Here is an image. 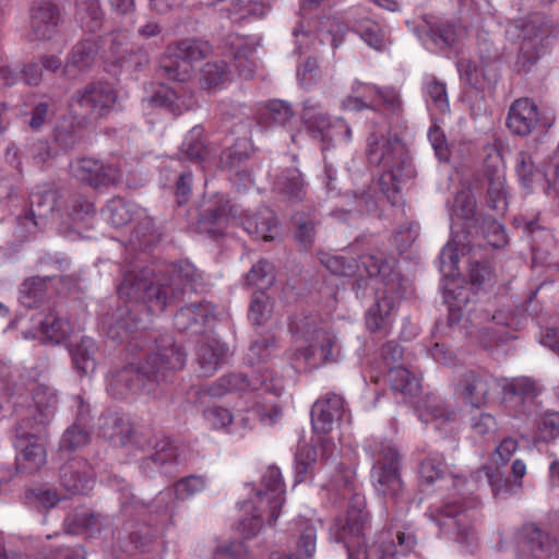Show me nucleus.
<instances>
[{
	"label": "nucleus",
	"instance_id": "obj_54",
	"mask_svg": "<svg viewBox=\"0 0 559 559\" xmlns=\"http://www.w3.org/2000/svg\"><path fill=\"white\" fill-rule=\"evenodd\" d=\"M272 310V302L263 290H258L252 295L248 316L253 324L265 323L271 318Z\"/></svg>",
	"mask_w": 559,
	"mask_h": 559
},
{
	"label": "nucleus",
	"instance_id": "obj_5",
	"mask_svg": "<svg viewBox=\"0 0 559 559\" xmlns=\"http://www.w3.org/2000/svg\"><path fill=\"white\" fill-rule=\"evenodd\" d=\"M290 330L308 343L294 353L295 368L316 369L340 358L341 348L336 336L317 314L296 317L290 322Z\"/></svg>",
	"mask_w": 559,
	"mask_h": 559
},
{
	"label": "nucleus",
	"instance_id": "obj_14",
	"mask_svg": "<svg viewBox=\"0 0 559 559\" xmlns=\"http://www.w3.org/2000/svg\"><path fill=\"white\" fill-rule=\"evenodd\" d=\"M73 106L80 108V114L91 119L107 116L117 100L112 86L108 83H90L83 90L76 91L72 97Z\"/></svg>",
	"mask_w": 559,
	"mask_h": 559
},
{
	"label": "nucleus",
	"instance_id": "obj_28",
	"mask_svg": "<svg viewBox=\"0 0 559 559\" xmlns=\"http://www.w3.org/2000/svg\"><path fill=\"white\" fill-rule=\"evenodd\" d=\"M59 9L50 2H41L34 7L31 16V38L35 40L50 39L59 23Z\"/></svg>",
	"mask_w": 559,
	"mask_h": 559
},
{
	"label": "nucleus",
	"instance_id": "obj_20",
	"mask_svg": "<svg viewBox=\"0 0 559 559\" xmlns=\"http://www.w3.org/2000/svg\"><path fill=\"white\" fill-rule=\"evenodd\" d=\"M70 173L79 181L91 187L100 188L116 185L121 178V171L114 165H104L100 160L92 157H83L70 164Z\"/></svg>",
	"mask_w": 559,
	"mask_h": 559
},
{
	"label": "nucleus",
	"instance_id": "obj_50",
	"mask_svg": "<svg viewBox=\"0 0 559 559\" xmlns=\"http://www.w3.org/2000/svg\"><path fill=\"white\" fill-rule=\"evenodd\" d=\"M104 518L100 514L88 513L87 511H76L67 516L64 524L68 533L79 534L80 532L99 531Z\"/></svg>",
	"mask_w": 559,
	"mask_h": 559
},
{
	"label": "nucleus",
	"instance_id": "obj_48",
	"mask_svg": "<svg viewBox=\"0 0 559 559\" xmlns=\"http://www.w3.org/2000/svg\"><path fill=\"white\" fill-rule=\"evenodd\" d=\"M50 277L33 276L20 287V302L26 308L36 307L45 297L46 284Z\"/></svg>",
	"mask_w": 559,
	"mask_h": 559
},
{
	"label": "nucleus",
	"instance_id": "obj_17",
	"mask_svg": "<svg viewBox=\"0 0 559 559\" xmlns=\"http://www.w3.org/2000/svg\"><path fill=\"white\" fill-rule=\"evenodd\" d=\"M503 403L516 414H530L542 386L532 378L520 377L502 379Z\"/></svg>",
	"mask_w": 559,
	"mask_h": 559
},
{
	"label": "nucleus",
	"instance_id": "obj_51",
	"mask_svg": "<svg viewBox=\"0 0 559 559\" xmlns=\"http://www.w3.org/2000/svg\"><path fill=\"white\" fill-rule=\"evenodd\" d=\"M228 78L225 62H206L201 69L200 84L203 90L215 91Z\"/></svg>",
	"mask_w": 559,
	"mask_h": 559
},
{
	"label": "nucleus",
	"instance_id": "obj_64",
	"mask_svg": "<svg viewBox=\"0 0 559 559\" xmlns=\"http://www.w3.org/2000/svg\"><path fill=\"white\" fill-rule=\"evenodd\" d=\"M559 437V413H547L538 424L537 439L549 442Z\"/></svg>",
	"mask_w": 559,
	"mask_h": 559
},
{
	"label": "nucleus",
	"instance_id": "obj_60",
	"mask_svg": "<svg viewBox=\"0 0 559 559\" xmlns=\"http://www.w3.org/2000/svg\"><path fill=\"white\" fill-rule=\"evenodd\" d=\"M427 104L439 112L449 110V100L445 85L437 80H430L426 84Z\"/></svg>",
	"mask_w": 559,
	"mask_h": 559
},
{
	"label": "nucleus",
	"instance_id": "obj_47",
	"mask_svg": "<svg viewBox=\"0 0 559 559\" xmlns=\"http://www.w3.org/2000/svg\"><path fill=\"white\" fill-rule=\"evenodd\" d=\"M202 134L203 129L201 127H194L182 142L180 151L189 160L201 162L212 156L211 150H209L202 141Z\"/></svg>",
	"mask_w": 559,
	"mask_h": 559
},
{
	"label": "nucleus",
	"instance_id": "obj_25",
	"mask_svg": "<svg viewBox=\"0 0 559 559\" xmlns=\"http://www.w3.org/2000/svg\"><path fill=\"white\" fill-rule=\"evenodd\" d=\"M153 106L163 107L174 115H181L197 106V99L192 91L180 85L177 88L159 85L150 97Z\"/></svg>",
	"mask_w": 559,
	"mask_h": 559
},
{
	"label": "nucleus",
	"instance_id": "obj_55",
	"mask_svg": "<svg viewBox=\"0 0 559 559\" xmlns=\"http://www.w3.org/2000/svg\"><path fill=\"white\" fill-rule=\"evenodd\" d=\"M355 33L371 48L382 50L385 47L384 34L380 25L373 21L360 22Z\"/></svg>",
	"mask_w": 559,
	"mask_h": 559
},
{
	"label": "nucleus",
	"instance_id": "obj_43",
	"mask_svg": "<svg viewBox=\"0 0 559 559\" xmlns=\"http://www.w3.org/2000/svg\"><path fill=\"white\" fill-rule=\"evenodd\" d=\"M70 353L73 366L78 372L90 374L95 371L96 344L91 337H82L78 344L72 346Z\"/></svg>",
	"mask_w": 559,
	"mask_h": 559
},
{
	"label": "nucleus",
	"instance_id": "obj_39",
	"mask_svg": "<svg viewBox=\"0 0 559 559\" xmlns=\"http://www.w3.org/2000/svg\"><path fill=\"white\" fill-rule=\"evenodd\" d=\"M388 381L392 391L404 399L416 396L420 391L419 378L403 366L391 367Z\"/></svg>",
	"mask_w": 559,
	"mask_h": 559
},
{
	"label": "nucleus",
	"instance_id": "obj_11",
	"mask_svg": "<svg viewBox=\"0 0 559 559\" xmlns=\"http://www.w3.org/2000/svg\"><path fill=\"white\" fill-rule=\"evenodd\" d=\"M376 290V300L366 314V324L369 331L376 332L390 323L391 314L406 289L405 282L399 272H390L382 280L372 285Z\"/></svg>",
	"mask_w": 559,
	"mask_h": 559
},
{
	"label": "nucleus",
	"instance_id": "obj_18",
	"mask_svg": "<svg viewBox=\"0 0 559 559\" xmlns=\"http://www.w3.org/2000/svg\"><path fill=\"white\" fill-rule=\"evenodd\" d=\"M552 123L554 118L542 116L536 104L526 97L514 100L507 117L508 129L521 136L531 134L538 124L547 128Z\"/></svg>",
	"mask_w": 559,
	"mask_h": 559
},
{
	"label": "nucleus",
	"instance_id": "obj_34",
	"mask_svg": "<svg viewBox=\"0 0 559 559\" xmlns=\"http://www.w3.org/2000/svg\"><path fill=\"white\" fill-rule=\"evenodd\" d=\"M34 409L24 418H31L33 425H41L46 429L47 424L55 414L58 404L56 392L46 385H38L33 393Z\"/></svg>",
	"mask_w": 559,
	"mask_h": 559
},
{
	"label": "nucleus",
	"instance_id": "obj_41",
	"mask_svg": "<svg viewBox=\"0 0 559 559\" xmlns=\"http://www.w3.org/2000/svg\"><path fill=\"white\" fill-rule=\"evenodd\" d=\"M106 221L115 228H120L130 223L140 210L133 203L116 197L109 200L103 210Z\"/></svg>",
	"mask_w": 559,
	"mask_h": 559
},
{
	"label": "nucleus",
	"instance_id": "obj_37",
	"mask_svg": "<svg viewBox=\"0 0 559 559\" xmlns=\"http://www.w3.org/2000/svg\"><path fill=\"white\" fill-rule=\"evenodd\" d=\"M205 488V480L203 477L190 475L188 477H185L176 483L174 488V495L177 499H188L192 497L193 495L202 491ZM173 491H160L158 496L155 499V504L158 508V511L162 509L160 504L165 503V511L169 510V501L171 500Z\"/></svg>",
	"mask_w": 559,
	"mask_h": 559
},
{
	"label": "nucleus",
	"instance_id": "obj_53",
	"mask_svg": "<svg viewBox=\"0 0 559 559\" xmlns=\"http://www.w3.org/2000/svg\"><path fill=\"white\" fill-rule=\"evenodd\" d=\"M40 331L50 341L60 343L69 335L71 326L67 320L56 316L55 313H49L43 321H40Z\"/></svg>",
	"mask_w": 559,
	"mask_h": 559
},
{
	"label": "nucleus",
	"instance_id": "obj_59",
	"mask_svg": "<svg viewBox=\"0 0 559 559\" xmlns=\"http://www.w3.org/2000/svg\"><path fill=\"white\" fill-rule=\"evenodd\" d=\"M90 441L88 431L81 424L70 426L60 440V449L76 451L85 447Z\"/></svg>",
	"mask_w": 559,
	"mask_h": 559
},
{
	"label": "nucleus",
	"instance_id": "obj_23",
	"mask_svg": "<svg viewBox=\"0 0 559 559\" xmlns=\"http://www.w3.org/2000/svg\"><path fill=\"white\" fill-rule=\"evenodd\" d=\"M227 377L230 382L228 384L230 393L262 390L280 395L284 389L282 378L274 376L273 371L267 367L255 370L251 379L243 373L236 372L228 373Z\"/></svg>",
	"mask_w": 559,
	"mask_h": 559
},
{
	"label": "nucleus",
	"instance_id": "obj_16",
	"mask_svg": "<svg viewBox=\"0 0 559 559\" xmlns=\"http://www.w3.org/2000/svg\"><path fill=\"white\" fill-rule=\"evenodd\" d=\"M518 559H557L558 545L535 524H525L518 535Z\"/></svg>",
	"mask_w": 559,
	"mask_h": 559
},
{
	"label": "nucleus",
	"instance_id": "obj_13",
	"mask_svg": "<svg viewBox=\"0 0 559 559\" xmlns=\"http://www.w3.org/2000/svg\"><path fill=\"white\" fill-rule=\"evenodd\" d=\"M501 382L502 379L485 370H466L460 376L455 391L465 404L479 408L489 402L493 391L501 389Z\"/></svg>",
	"mask_w": 559,
	"mask_h": 559
},
{
	"label": "nucleus",
	"instance_id": "obj_2",
	"mask_svg": "<svg viewBox=\"0 0 559 559\" xmlns=\"http://www.w3.org/2000/svg\"><path fill=\"white\" fill-rule=\"evenodd\" d=\"M187 362V354L169 334L154 337L145 358L134 366L130 364L110 373L108 392L115 399H126L136 393L153 397L164 392V386L171 380L175 372L181 370Z\"/></svg>",
	"mask_w": 559,
	"mask_h": 559
},
{
	"label": "nucleus",
	"instance_id": "obj_27",
	"mask_svg": "<svg viewBox=\"0 0 559 559\" xmlns=\"http://www.w3.org/2000/svg\"><path fill=\"white\" fill-rule=\"evenodd\" d=\"M100 429L103 436L121 445H135L144 448L146 440L133 427H131L121 416L114 414L100 418Z\"/></svg>",
	"mask_w": 559,
	"mask_h": 559
},
{
	"label": "nucleus",
	"instance_id": "obj_58",
	"mask_svg": "<svg viewBox=\"0 0 559 559\" xmlns=\"http://www.w3.org/2000/svg\"><path fill=\"white\" fill-rule=\"evenodd\" d=\"M447 467L440 454L433 453L427 456L420 464L419 475L424 483L430 485L445 474Z\"/></svg>",
	"mask_w": 559,
	"mask_h": 559
},
{
	"label": "nucleus",
	"instance_id": "obj_33",
	"mask_svg": "<svg viewBox=\"0 0 559 559\" xmlns=\"http://www.w3.org/2000/svg\"><path fill=\"white\" fill-rule=\"evenodd\" d=\"M227 352V347L216 338L203 341L197 349V361L201 376H212L225 361Z\"/></svg>",
	"mask_w": 559,
	"mask_h": 559
},
{
	"label": "nucleus",
	"instance_id": "obj_10",
	"mask_svg": "<svg viewBox=\"0 0 559 559\" xmlns=\"http://www.w3.org/2000/svg\"><path fill=\"white\" fill-rule=\"evenodd\" d=\"M13 444L19 472L32 474L45 465L47 431L40 424L33 425L31 418H21L15 426Z\"/></svg>",
	"mask_w": 559,
	"mask_h": 559
},
{
	"label": "nucleus",
	"instance_id": "obj_46",
	"mask_svg": "<svg viewBox=\"0 0 559 559\" xmlns=\"http://www.w3.org/2000/svg\"><path fill=\"white\" fill-rule=\"evenodd\" d=\"M476 204V199L469 190L457 192L454 200L453 213L456 217L466 222L467 235L473 233V226L478 224L481 218L477 216Z\"/></svg>",
	"mask_w": 559,
	"mask_h": 559
},
{
	"label": "nucleus",
	"instance_id": "obj_36",
	"mask_svg": "<svg viewBox=\"0 0 559 559\" xmlns=\"http://www.w3.org/2000/svg\"><path fill=\"white\" fill-rule=\"evenodd\" d=\"M242 225L248 234L269 241L274 239L273 231L276 229V216L271 209L263 207L257 214L247 216Z\"/></svg>",
	"mask_w": 559,
	"mask_h": 559
},
{
	"label": "nucleus",
	"instance_id": "obj_31",
	"mask_svg": "<svg viewBox=\"0 0 559 559\" xmlns=\"http://www.w3.org/2000/svg\"><path fill=\"white\" fill-rule=\"evenodd\" d=\"M214 307L210 302H193L182 307L175 316V325L180 331H202L214 317Z\"/></svg>",
	"mask_w": 559,
	"mask_h": 559
},
{
	"label": "nucleus",
	"instance_id": "obj_56",
	"mask_svg": "<svg viewBox=\"0 0 559 559\" xmlns=\"http://www.w3.org/2000/svg\"><path fill=\"white\" fill-rule=\"evenodd\" d=\"M318 453L314 447L309 444L299 445L296 453V480L304 481L307 475L312 472L313 464L317 462Z\"/></svg>",
	"mask_w": 559,
	"mask_h": 559
},
{
	"label": "nucleus",
	"instance_id": "obj_30",
	"mask_svg": "<svg viewBox=\"0 0 559 559\" xmlns=\"http://www.w3.org/2000/svg\"><path fill=\"white\" fill-rule=\"evenodd\" d=\"M417 412L423 423H432L438 430L444 429L456 419V413L453 407L436 395H428L421 400Z\"/></svg>",
	"mask_w": 559,
	"mask_h": 559
},
{
	"label": "nucleus",
	"instance_id": "obj_52",
	"mask_svg": "<svg viewBox=\"0 0 559 559\" xmlns=\"http://www.w3.org/2000/svg\"><path fill=\"white\" fill-rule=\"evenodd\" d=\"M473 227H475L476 233L479 230L493 248H501L508 242L503 226L491 217H481L479 223Z\"/></svg>",
	"mask_w": 559,
	"mask_h": 559
},
{
	"label": "nucleus",
	"instance_id": "obj_6",
	"mask_svg": "<svg viewBox=\"0 0 559 559\" xmlns=\"http://www.w3.org/2000/svg\"><path fill=\"white\" fill-rule=\"evenodd\" d=\"M372 478L376 490L385 498L389 515L399 519L409 510L412 498L401 478V453L390 441H382L374 451Z\"/></svg>",
	"mask_w": 559,
	"mask_h": 559
},
{
	"label": "nucleus",
	"instance_id": "obj_44",
	"mask_svg": "<svg viewBox=\"0 0 559 559\" xmlns=\"http://www.w3.org/2000/svg\"><path fill=\"white\" fill-rule=\"evenodd\" d=\"M423 28L430 43L439 48L452 46L459 37L456 26L448 21L425 20Z\"/></svg>",
	"mask_w": 559,
	"mask_h": 559
},
{
	"label": "nucleus",
	"instance_id": "obj_38",
	"mask_svg": "<svg viewBox=\"0 0 559 559\" xmlns=\"http://www.w3.org/2000/svg\"><path fill=\"white\" fill-rule=\"evenodd\" d=\"M58 193L52 189H44L32 193L29 213L24 217L34 226H39V219L46 218L57 207Z\"/></svg>",
	"mask_w": 559,
	"mask_h": 559
},
{
	"label": "nucleus",
	"instance_id": "obj_22",
	"mask_svg": "<svg viewBox=\"0 0 559 559\" xmlns=\"http://www.w3.org/2000/svg\"><path fill=\"white\" fill-rule=\"evenodd\" d=\"M301 120L308 134L323 144L325 150L334 141V121L325 111L321 103L307 99L302 104Z\"/></svg>",
	"mask_w": 559,
	"mask_h": 559
},
{
	"label": "nucleus",
	"instance_id": "obj_42",
	"mask_svg": "<svg viewBox=\"0 0 559 559\" xmlns=\"http://www.w3.org/2000/svg\"><path fill=\"white\" fill-rule=\"evenodd\" d=\"M473 250L467 235L456 234L442 249L440 253V267L443 273L452 274L455 270L459 257L465 255Z\"/></svg>",
	"mask_w": 559,
	"mask_h": 559
},
{
	"label": "nucleus",
	"instance_id": "obj_40",
	"mask_svg": "<svg viewBox=\"0 0 559 559\" xmlns=\"http://www.w3.org/2000/svg\"><path fill=\"white\" fill-rule=\"evenodd\" d=\"M75 17L84 31H99L105 17L99 0H76Z\"/></svg>",
	"mask_w": 559,
	"mask_h": 559
},
{
	"label": "nucleus",
	"instance_id": "obj_57",
	"mask_svg": "<svg viewBox=\"0 0 559 559\" xmlns=\"http://www.w3.org/2000/svg\"><path fill=\"white\" fill-rule=\"evenodd\" d=\"M273 265L266 260H260L247 274V283L257 286L259 290L267 288L274 282Z\"/></svg>",
	"mask_w": 559,
	"mask_h": 559
},
{
	"label": "nucleus",
	"instance_id": "obj_35",
	"mask_svg": "<svg viewBox=\"0 0 559 559\" xmlns=\"http://www.w3.org/2000/svg\"><path fill=\"white\" fill-rule=\"evenodd\" d=\"M274 190L290 202H300L307 194L306 182L297 167L284 169L274 181Z\"/></svg>",
	"mask_w": 559,
	"mask_h": 559
},
{
	"label": "nucleus",
	"instance_id": "obj_12",
	"mask_svg": "<svg viewBox=\"0 0 559 559\" xmlns=\"http://www.w3.org/2000/svg\"><path fill=\"white\" fill-rule=\"evenodd\" d=\"M514 28L520 32L521 38L518 67L520 71L528 72L546 53V39L550 28L546 19L539 14L516 22Z\"/></svg>",
	"mask_w": 559,
	"mask_h": 559
},
{
	"label": "nucleus",
	"instance_id": "obj_8",
	"mask_svg": "<svg viewBox=\"0 0 559 559\" xmlns=\"http://www.w3.org/2000/svg\"><path fill=\"white\" fill-rule=\"evenodd\" d=\"M474 498L448 497L428 511V516L441 534L459 542H468L473 536L476 508Z\"/></svg>",
	"mask_w": 559,
	"mask_h": 559
},
{
	"label": "nucleus",
	"instance_id": "obj_4",
	"mask_svg": "<svg viewBox=\"0 0 559 559\" xmlns=\"http://www.w3.org/2000/svg\"><path fill=\"white\" fill-rule=\"evenodd\" d=\"M366 154L370 164L385 169L380 178L381 192L392 205H396L400 202V185L416 175L405 145L396 135L371 133Z\"/></svg>",
	"mask_w": 559,
	"mask_h": 559
},
{
	"label": "nucleus",
	"instance_id": "obj_49",
	"mask_svg": "<svg viewBox=\"0 0 559 559\" xmlns=\"http://www.w3.org/2000/svg\"><path fill=\"white\" fill-rule=\"evenodd\" d=\"M515 173L521 185L532 190L534 182L543 178V174L536 168L530 152L521 151L515 157Z\"/></svg>",
	"mask_w": 559,
	"mask_h": 559
},
{
	"label": "nucleus",
	"instance_id": "obj_21",
	"mask_svg": "<svg viewBox=\"0 0 559 559\" xmlns=\"http://www.w3.org/2000/svg\"><path fill=\"white\" fill-rule=\"evenodd\" d=\"M234 214V207L222 194H217L202 204L197 231L210 237H218L227 228L229 215Z\"/></svg>",
	"mask_w": 559,
	"mask_h": 559
},
{
	"label": "nucleus",
	"instance_id": "obj_7",
	"mask_svg": "<svg viewBox=\"0 0 559 559\" xmlns=\"http://www.w3.org/2000/svg\"><path fill=\"white\" fill-rule=\"evenodd\" d=\"M285 502V485L282 473L276 466H269L262 475L261 487L254 497L242 503L250 518L239 521L238 531L245 538L254 537L266 516L269 524L275 523Z\"/></svg>",
	"mask_w": 559,
	"mask_h": 559
},
{
	"label": "nucleus",
	"instance_id": "obj_61",
	"mask_svg": "<svg viewBox=\"0 0 559 559\" xmlns=\"http://www.w3.org/2000/svg\"><path fill=\"white\" fill-rule=\"evenodd\" d=\"M275 349V341L272 337H265L254 341L249 347L247 360L250 365L265 362Z\"/></svg>",
	"mask_w": 559,
	"mask_h": 559
},
{
	"label": "nucleus",
	"instance_id": "obj_62",
	"mask_svg": "<svg viewBox=\"0 0 559 559\" xmlns=\"http://www.w3.org/2000/svg\"><path fill=\"white\" fill-rule=\"evenodd\" d=\"M273 123L285 126L294 117L290 105L284 100L273 99L267 103L264 114Z\"/></svg>",
	"mask_w": 559,
	"mask_h": 559
},
{
	"label": "nucleus",
	"instance_id": "obj_9",
	"mask_svg": "<svg viewBox=\"0 0 559 559\" xmlns=\"http://www.w3.org/2000/svg\"><path fill=\"white\" fill-rule=\"evenodd\" d=\"M212 52V46L202 39L185 38L168 45L159 62V73L168 80L185 82L192 76L193 63Z\"/></svg>",
	"mask_w": 559,
	"mask_h": 559
},
{
	"label": "nucleus",
	"instance_id": "obj_29",
	"mask_svg": "<svg viewBox=\"0 0 559 559\" xmlns=\"http://www.w3.org/2000/svg\"><path fill=\"white\" fill-rule=\"evenodd\" d=\"M178 449L169 438L157 440L153 447L151 455L140 461L141 472L151 477L162 472L167 465L177 463Z\"/></svg>",
	"mask_w": 559,
	"mask_h": 559
},
{
	"label": "nucleus",
	"instance_id": "obj_63",
	"mask_svg": "<svg viewBox=\"0 0 559 559\" xmlns=\"http://www.w3.org/2000/svg\"><path fill=\"white\" fill-rule=\"evenodd\" d=\"M459 71L461 78L472 87L477 90H484L486 87L488 80L483 69H479L476 64L469 61H460Z\"/></svg>",
	"mask_w": 559,
	"mask_h": 559
},
{
	"label": "nucleus",
	"instance_id": "obj_19",
	"mask_svg": "<svg viewBox=\"0 0 559 559\" xmlns=\"http://www.w3.org/2000/svg\"><path fill=\"white\" fill-rule=\"evenodd\" d=\"M124 34H109L102 39V47L91 39H85L73 46L66 67L64 74L70 75L71 69H76L79 72L88 70L94 63L95 57L99 51V48H104L109 44V50L112 55L119 53V46H123L126 43Z\"/></svg>",
	"mask_w": 559,
	"mask_h": 559
},
{
	"label": "nucleus",
	"instance_id": "obj_1",
	"mask_svg": "<svg viewBox=\"0 0 559 559\" xmlns=\"http://www.w3.org/2000/svg\"><path fill=\"white\" fill-rule=\"evenodd\" d=\"M203 285L202 272L189 261L158 266L157 270L136 262L124 272L118 294L126 301L142 304L150 312L157 313L182 300L187 287L197 290Z\"/></svg>",
	"mask_w": 559,
	"mask_h": 559
},
{
	"label": "nucleus",
	"instance_id": "obj_15",
	"mask_svg": "<svg viewBox=\"0 0 559 559\" xmlns=\"http://www.w3.org/2000/svg\"><path fill=\"white\" fill-rule=\"evenodd\" d=\"M526 474L525 463L518 459L511 465V476H506L497 466L490 468L483 466L473 473L472 479L475 483L485 480L490 486L495 497H506L518 492L522 488V478Z\"/></svg>",
	"mask_w": 559,
	"mask_h": 559
},
{
	"label": "nucleus",
	"instance_id": "obj_45",
	"mask_svg": "<svg viewBox=\"0 0 559 559\" xmlns=\"http://www.w3.org/2000/svg\"><path fill=\"white\" fill-rule=\"evenodd\" d=\"M486 202L498 215H503L507 212L508 189L504 175L501 171L489 177Z\"/></svg>",
	"mask_w": 559,
	"mask_h": 559
},
{
	"label": "nucleus",
	"instance_id": "obj_3",
	"mask_svg": "<svg viewBox=\"0 0 559 559\" xmlns=\"http://www.w3.org/2000/svg\"><path fill=\"white\" fill-rule=\"evenodd\" d=\"M369 528V514L365 511V500L355 495L347 511L345 524H335L330 535L344 543L347 559H396L409 554L417 544L415 534L409 531L389 528L376 534L371 545H365Z\"/></svg>",
	"mask_w": 559,
	"mask_h": 559
},
{
	"label": "nucleus",
	"instance_id": "obj_32",
	"mask_svg": "<svg viewBox=\"0 0 559 559\" xmlns=\"http://www.w3.org/2000/svg\"><path fill=\"white\" fill-rule=\"evenodd\" d=\"M354 274L356 277V286L374 285L376 281L382 280L390 272H395L388 263H384L381 258L373 254H362L358 261L354 260Z\"/></svg>",
	"mask_w": 559,
	"mask_h": 559
},
{
	"label": "nucleus",
	"instance_id": "obj_24",
	"mask_svg": "<svg viewBox=\"0 0 559 559\" xmlns=\"http://www.w3.org/2000/svg\"><path fill=\"white\" fill-rule=\"evenodd\" d=\"M346 416L344 400L341 395L328 393L319 399L311 409V423L317 432H330L336 421Z\"/></svg>",
	"mask_w": 559,
	"mask_h": 559
},
{
	"label": "nucleus",
	"instance_id": "obj_26",
	"mask_svg": "<svg viewBox=\"0 0 559 559\" xmlns=\"http://www.w3.org/2000/svg\"><path fill=\"white\" fill-rule=\"evenodd\" d=\"M60 484L70 493H86L93 488L94 478L90 464L72 460L60 467Z\"/></svg>",
	"mask_w": 559,
	"mask_h": 559
}]
</instances>
